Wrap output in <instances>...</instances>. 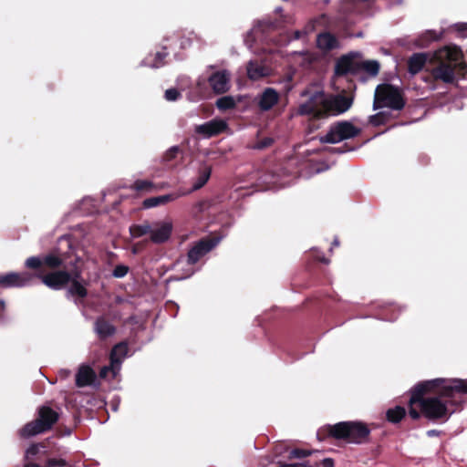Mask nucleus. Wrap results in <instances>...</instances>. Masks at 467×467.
I'll use <instances>...</instances> for the list:
<instances>
[{
  "mask_svg": "<svg viewBox=\"0 0 467 467\" xmlns=\"http://www.w3.org/2000/svg\"><path fill=\"white\" fill-rule=\"evenodd\" d=\"M436 380H448V379H434L418 383L412 389L409 401V414L413 420H418L420 413L430 420L447 419L452 410L444 399L453 397L452 389H446L441 386H429V382Z\"/></svg>",
  "mask_w": 467,
  "mask_h": 467,
  "instance_id": "obj_1",
  "label": "nucleus"
},
{
  "mask_svg": "<svg viewBox=\"0 0 467 467\" xmlns=\"http://www.w3.org/2000/svg\"><path fill=\"white\" fill-rule=\"evenodd\" d=\"M437 66L432 73L436 79L451 83L465 69L462 52L457 47H444L435 52Z\"/></svg>",
  "mask_w": 467,
  "mask_h": 467,
  "instance_id": "obj_2",
  "label": "nucleus"
},
{
  "mask_svg": "<svg viewBox=\"0 0 467 467\" xmlns=\"http://www.w3.org/2000/svg\"><path fill=\"white\" fill-rule=\"evenodd\" d=\"M42 282L48 287L59 290L66 285H69L68 293L78 297L87 296L86 282L80 277L78 273L70 275L64 271L53 272L41 277Z\"/></svg>",
  "mask_w": 467,
  "mask_h": 467,
  "instance_id": "obj_3",
  "label": "nucleus"
},
{
  "mask_svg": "<svg viewBox=\"0 0 467 467\" xmlns=\"http://www.w3.org/2000/svg\"><path fill=\"white\" fill-rule=\"evenodd\" d=\"M370 431L360 421L338 422L329 429V433L337 439H344L352 443H361L368 436Z\"/></svg>",
  "mask_w": 467,
  "mask_h": 467,
  "instance_id": "obj_4",
  "label": "nucleus"
},
{
  "mask_svg": "<svg viewBox=\"0 0 467 467\" xmlns=\"http://www.w3.org/2000/svg\"><path fill=\"white\" fill-rule=\"evenodd\" d=\"M403 106V99L397 88L388 84L377 87L374 96V109L388 108L400 110Z\"/></svg>",
  "mask_w": 467,
  "mask_h": 467,
  "instance_id": "obj_5",
  "label": "nucleus"
},
{
  "mask_svg": "<svg viewBox=\"0 0 467 467\" xmlns=\"http://www.w3.org/2000/svg\"><path fill=\"white\" fill-rule=\"evenodd\" d=\"M303 96L307 99L301 102L298 106L297 112L300 115H307L314 119H321L326 117L325 109V93L317 90L314 93L305 92Z\"/></svg>",
  "mask_w": 467,
  "mask_h": 467,
  "instance_id": "obj_6",
  "label": "nucleus"
},
{
  "mask_svg": "<svg viewBox=\"0 0 467 467\" xmlns=\"http://www.w3.org/2000/svg\"><path fill=\"white\" fill-rule=\"evenodd\" d=\"M57 420V414L47 407L39 410V417L36 420L26 424L21 431L24 437L33 436L48 430Z\"/></svg>",
  "mask_w": 467,
  "mask_h": 467,
  "instance_id": "obj_7",
  "label": "nucleus"
},
{
  "mask_svg": "<svg viewBox=\"0 0 467 467\" xmlns=\"http://www.w3.org/2000/svg\"><path fill=\"white\" fill-rule=\"evenodd\" d=\"M358 133V130L347 121L337 122L333 125L325 136L319 138L322 143H338L351 139Z\"/></svg>",
  "mask_w": 467,
  "mask_h": 467,
  "instance_id": "obj_8",
  "label": "nucleus"
},
{
  "mask_svg": "<svg viewBox=\"0 0 467 467\" xmlns=\"http://www.w3.org/2000/svg\"><path fill=\"white\" fill-rule=\"evenodd\" d=\"M326 117L346 112L352 105V99L345 95L328 96L325 94Z\"/></svg>",
  "mask_w": 467,
  "mask_h": 467,
  "instance_id": "obj_9",
  "label": "nucleus"
},
{
  "mask_svg": "<svg viewBox=\"0 0 467 467\" xmlns=\"http://www.w3.org/2000/svg\"><path fill=\"white\" fill-rule=\"evenodd\" d=\"M227 122L222 119H213L203 124L197 125L194 131L204 139L223 133L227 130Z\"/></svg>",
  "mask_w": 467,
  "mask_h": 467,
  "instance_id": "obj_10",
  "label": "nucleus"
},
{
  "mask_svg": "<svg viewBox=\"0 0 467 467\" xmlns=\"http://www.w3.org/2000/svg\"><path fill=\"white\" fill-rule=\"evenodd\" d=\"M231 74L225 69H221L213 72L209 78L208 82L212 89L217 93H225L230 88Z\"/></svg>",
  "mask_w": 467,
  "mask_h": 467,
  "instance_id": "obj_11",
  "label": "nucleus"
},
{
  "mask_svg": "<svg viewBox=\"0 0 467 467\" xmlns=\"http://www.w3.org/2000/svg\"><path fill=\"white\" fill-rule=\"evenodd\" d=\"M172 231V223L171 221H161L150 225V240L153 243L161 244L167 241Z\"/></svg>",
  "mask_w": 467,
  "mask_h": 467,
  "instance_id": "obj_12",
  "label": "nucleus"
},
{
  "mask_svg": "<svg viewBox=\"0 0 467 467\" xmlns=\"http://www.w3.org/2000/svg\"><path fill=\"white\" fill-rule=\"evenodd\" d=\"M28 273H9L0 277V285L4 287H21L28 285L32 280Z\"/></svg>",
  "mask_w": 467,
  "mask_h": 467,
  "instance_id": "obj_13",
  "label": "nucleus"
},
{
  "mask_svg": "<svg viewBox=\"0 0 467 467\" xmlns=\"http://www.w3.org/2000/svg\"><path fill=\"white\" fill-rule=\"evenodd\" d=\"M217 241L202 240L193 246L188 254V261L190 264H195L200 258L211 251L216 244Z\"/></svg>",
  "mask_w": 467,
  "mask_h": 467,
  "instance_id": "obj_14",
  "label": "nucleus"
},
{
  "mask_svg": "<svg viewBox=\"0 0 467 467\" xmlns=\"http://www.w3.org/2000/svg\"><path fill=\"white\" fill-rule=\"evenodd\" d=\"M128 347L125 343H119L114 347L110 354L111 368L113 377H116L120 369L122 360L126 358Z\"/></svg>",
  "mask_w": 467,
  "mask_h": 467,
  "instance_id": "obj_15",
  "label": "nucleus"
},
{
  "mask_svg": "<svg viewBox=\"0 0 467 467\" xmlns=\"http://www.w3.org/2000/svg\"><path fill=\"white\" fill-rule=\"evenodd\" d=\"M429 386H441L453 392L467 393V379H448V380H436L428 383Z\"/></svg>",
  "mask_w": 467,
  "mask_h": 467,
  "instance_id": "obj_16",
  "label": "nucleus"
},
{
  "mask_svg": "<svg viewBox=\"0 0 467 467\" xmlns=\"http://www.w3.org/2000/svg\"><path fill=\"white\" fill-rule=\"evenodd\" d=\"M278 99V93L274 88H268L258 97V106L262 110H268L277 103Z\"/></svg>",
  "mask_w": 467,
  "mask_h": 467,
  "instance_id": "obj_17",
  "label": "nucleus"
},
{
  "mask_svg": "<svg viewBox=\"0 0 467 467\" xmlns=\"http://www.w3.org/2000/svg\"><path fill=\"white\" fill-rule=\"evenodd\" d=\"M317 46L323 52H327L337 48L339 44L337 39L330 33H322L317 36Z\"/></svg>",
  "mask_w": 467,
  "mask_h": 467,
  "instance_id": "obj_18",
  "label": "nucleus"
},
{
  "mask_svg": "<svg viewBox=\"0 0 467 467\" xmlns=\"http://www.w3.org/2000/svg\"><path fill=\"white\" fill-rule=\"evenodd\" d=\"M184 194H186V192H176V193H170V194H165V195H161V196L151 197V198H149L144 201V206L146 208H152V207H156L159 205H163L169 202L175 201L176 199H178L179 197H181Z\"/></svg>",
  "mask_w": 467,
  "mask_h": 467,
  "instance_id": "obj_19",
  "label": "nucleus"
},
{
  "mask_svg": "<svg viewBox=\"0 0 467 467\" xmlns=\"http://www.w3.org/2000/svg\"><path fill=\"white\" fill-rule=\"evenodd\" d=\"M270 74L269 67L254 61L249 62L247 66V76L252 80H257Z\"/></svg>",
  "mask_w": 467,
  "mask_h": 467,
  "instance_id": "obj_20",
  "label": "nucleus"
},
{
  "mask_svg": "<svg viewBox=\"0 0 467 467\" xmlns=\"http://www.w3.org/2000/svg\"><path fill=\"white\" fill-rule=\"evenodd\" d=\"M95 378V372L89 367L83 366L77 374L76 383L78 387L88 386L94 382Z\"/></svg>",
  "mask_w": 467,
  "mask_h": 467,
  "instance_id": "obj_21",
  "label": "nucleus"
},
{
  "mask_svg": "<svg viewBox=\"0 0 467 467\" xmlns=\"http://www.w3.org/2000/svg\"><path fill=\"white\" fill-rule=\"evenodd\" d=\"M95 331L100 338H106L114 334L115 328L108 321L99 319L95 324Z\"/></svg>",
  "mask_w": 467,
  "mask_h": 467,
  "instance_id": "obj_22",
  "label": "nucleus"
},
{
  "mask_svg": "<svg viewBox=\"0 0 467 467\" xmlns=\"http://www.w3.org/2000/svg\"><path fill=\"white\" fill-rule=\"evenodd\" d=\"M354 69V62L351 56L342 57L337 63L336 73L339 75L346 74Z\"/></svg>",
  "mask_w": 467,
  "mask_h": 467,
  "instance_id": "obj_23",
  "label": "nucleus"
},
{
  "mask_svg": "<svg viewBox=\"0 0 467 467\" xmlns=\"http://www.w3.org/2000/svg\"><path fill=\"white\" fill-rule=\"evenodd\" d=\"M211 171H212V170H211L210 166L203 165L200 170L199 176H198L197 180L195 181V182L193 183V186H192V189L191 192L196 191V190L202 188L208 182V180L211 176Z\"/></svg>",
  "mask_w": 467,
  "mask_h": 467,
  "instance_id": "obj_24",
  "label": "nucleus"
},
{
  "mask_svg": "<svg viewBox=\"0 0 467 467\" xmlns=\"http://www.w3.org/2000/svg\"><path fill=\"white\" fill-rule=\"evenodd\" d=\"M426 57L423 54H416L412 56L409 61V69L412 74L418 73L424 66Z\"/></svg>",
  "mask_w": 467,
  "mask_h": 467,
  "instance_id": "obj_25",
  "label": "nucleus"
},
{
  "mask_svg": "<svg viewBox=\"0 0 467 467\" xmlns=\"http://www.w3.org/2000/svg\"><path fill=\"white\" fill-rule=\"evenodd\" d=\"M241 101V98H234L231 96H225L220 98L216 101V106L221 110L230 109L235 107V105Z\"/></svg>",
  "mask_w": 467,
  "mask_h": 467,
  "instance_id": "obj_26",
  "label": "nucleus"
},
{
  "mask_svg": "<svg viewBox=\"0 0 467 467\" xmlns=\"http://www.w3.org/2000/svg\"><path fill=\"white\" fill-rule=\"evenodd\" d=\"M406 414L403 407L396 406L387 410L386 416L389 421L392 423L399 422Z\"/></svg>",
  "mask_w": 467,
  "mask_h": 467,
  "instance_id": "obj_27",
  "label": "nucleus"
},
{
  "mask_svg": "<svg viewBox=\"0 0 467 467\" xmlns=\"http://www.w3.org/2000/svg\"><path fill=\"white\" fill-rule=\"evenodd\" d=\"M130 231L132 237L138 238L147 234H150V225L149 223L133 225L130 227Z\"/></svg>",
  "mask_w": 467,
  "mask_h": 467,
  "instance_id": "obj_28",
  "label": "nucleus"
},
{
  "mask_svg": "<svg viewBox=\"0 0 467 467\" xmlns=\"http://www.w3.org/2000/svg\"><path fill=\"white\" fill-rule=\"evenodd\" d=\"M43 262L45 265H48L51 268L57 267L62 264V260L55 254H49L45 256L43 258Z\"/></svg>",
  "mask_w": 467,
  "mask_h": 467,
  "instance_id": "obj_29",
  "label": "nucleus"
},
{
  "mask_svg": "<svg viewBox=\"0 0 467 467\" xmlns=\"http://www.w3.org/2000/svg\"><path fill=\"white\" fill-rule=\"evenodd\" d=\"M43 264V259L37 256L29 257L25 263L26 266L30 269H38Z\"/></svg>",
  "mask_w": 467,
  "mask_h": 467,
  "instance_id": "obj_30",
  "label": "nucleus"
},
{
  "mask_svg": "<svg viewBox=\"0 0 467 467\" xmlns=\"http://www.w3.org/2000/svg\"><path fill=\"white\" fill-rule=\"evenodd\" d=\"M363 67L371 75H377L379 69V65L375 60L364 62Z\"/></svg>",
  "mask_w": 467,
  "mask_h": 467,
  "instance_id": "obj_31",
  "label": "nucleus"
},
{
  "mask_svg": "<svg viewBox=\"0 0 467 467\" xmlns=\"http://www.w3.org/2000/svg\"><path fill=\"white\" fill-rule=\"evenodd\" d=\"M134 188L137 191L150 192L152 189V183L149 181H137L134 183Z\"/></svg>",
  "mask_w": 467,
  "mask_h": 467,
  "instance_id": "obj_32",
  "label": "nucleus"
},
{
  "mask_svg": "<svg viewBox=\"0 0 467 467\" xmlns=\"http://www.w3.org/2000/svg\"><path fill=\"white\" fill-rule=\"evenodd\" d=\"M311 454L310 451L307 450H301V449H295L290 451L289 457L291 459L294 458H304Z\"/></svg>",
  "mask_w": 467,
  "mask_h": 467,
  "instance_id": "obj_33",
  "label": "nucleus"
},
{
  "mask_svg": "<svg viewBox=\"0 0 467 467\" xmlns=\"http://www.w3.org/2000/svg\"><path fill=\"white\" fill-rule=\"evenodd\" d=\"M166 57V53L159 52L156 54L154 62H145L147 66L151 67H159L162 65V60Z\"/></svg>",
  "mask_w": 467,
  "mask_h": 467,
  "instance_id": "obj_34",
  "label": "nucleus"
},
{
  "mask_svg": "<svg viewBox=\"0 0 467 467\" xmlns=\"http://www.w3.org/2000/svg\"><path fill=\"white\" fill-rule=\"evenodd\" d=\"M41 446L39 444H32L26 451V458L31 459L40 451Z\"/></svg>",
  "mask_w": 467,
  "mask_h": 467,
  "instance_id": "obj_35",
  "label": "nucleus"
},
{
  "mask_svg": "<svg viewBox=\"0 0 467 467\" xmlns=\"http://www.w3.org/2000/svg\"><path fill=\"white\" fill-rule=\"evenodd\" d=\"M180 96V93L175 88L167 89L165 92V99L169 101L176 100Z\"/></svg>",
  "mask_w": 467,
  "mask_h": 467,
  "instance_id": "obj_36",
  "label": "nucleus"
},
{
  "mask_svg": "<svg viewBox=\"0 0 467 467\" xmlns=\"http://www.w3.org/2000/svg\"><path fill=\"white\" fill-rule=\"evenodd\" d=\"M279 467H317L311 464L309 462H304L301 463H281Z\"/></svg>",
  "mask_w": 467,
  "mask_h": 467,
  "instance_id": "obj_37",
  "label": "nucleus"
},
{
  "mask_svg": "<svg viewBox=\"0 0 467 467\" xmlns=\"http://www.w3.org/2000/svg\"><path fill=\"white\" fill-rule=\"evenodd\" d=\"M128 273V267L124 265H119L114 269V276L123 277Z\"/></svg>",
  "mask_w": 467,
  "mask_h": 467,
  "instance_id": "obj_38",
  "label": "nucleus"
},
{
  "mask_svg": "<svg viewBox=\"0 0 467 467\" xmlns=\"http://www.w3.org/2000/svg\"><path fill=\"white\" fill-rule=\"evenodd\" d=\"M384 115H385L384 111L379 112V114L372 116L370 119V121L375 125H379L384 121L383 120Z\"/></svg>",
  "mask_w": 467,
  "mask_h": 467,
  "instance_id": "obj_39",
  "label": "nucleus"
},
{
  "mask_svg": "<svg viewBox=\"0 0 467 467\" xmlns=\"http://www.w3.org/2000/svg\"><path fill=\"white\" fill-rule=\"evenodd\" d=\"M109 372H111L113 374V369L111 368V364L109 367L102 368L99 372V375L101 378H106Z\"/></svg>",
  "mask_w": 467,
  "mask_h": 467,
  "instance_id": "obj_40",
  "label": "nucleus"
},
{
  "mask_svg": "<svg viewBox=\"0 0 467 467\" xmlns=\"http://www.w3.org/2000/svg\"><path fill=\"white\" fill-rule=\"evenodd\" d=\"M321 467H334V462L331 459H325L321 462Z\"/></svg>",
  "mask_w": 467,
  "mask_h": 467,
  "instance_id": "obj_41",
  "label": "nucleus"
},
{
  "mask_svg": "<svg viewBox=\"0 0 467 467\" xmlns=\"http://www.w3.org/2000/svg\"><path fill=\"white\" fill-rule=\"evenodd\" d=\"M59 375H60L61 378H67L69 375V371H67V370H61L59 372Z\"/></svg>",
  "mask_w": 467,
  "mask_h": 467,
  "instance_id": "obj_42",
  "label": "nucleus"
},
{
  "mask_svg": "<svg viewBox=\"0 0 467 467\" xmlns=\"http://www.w3.org/2000/svg\"><path fill=\"white\" fill-rule=\"evenodd\" d=\"M457 26L460 30H467V23L460 24Z\"/></svg>",
  "mask_w": 467,
  "mask_h": 467,
  "instance_id": "obj_43",
  "label": "nucleus"
},
{
  "mask_svg": "<svg viewBox=\"0 0 467 467\" xmlns=\"http://www.w3.org/2000/svg\"><path fill=\"white\" fill-rule=\"evenodd\" d=\"M303 55L307 57L308 62L312 61L313 58H312V57L309 54L306 53V54H303Z\"/></svg>",
  "mask_w": 467,
  "mask_h": 467,
  "instance_id": "obj_44",
  "label": "nucleus"
},
{
  "mask_svg": "<svg viewBox=\"0 0 467 467\" xmlns=\"http://www.w3.org/2000/svg\"><path fill=\"white\" fill-rule=\"evenodd\" d=\"M177 151H178V149H177V148H172V149L171 150V152L172 153V155H173L175 152H177Z\"/></svg>",
  "mask_w": 467,
  "mask_h": 467,
  "instance_id": "obj_45",
  "label": "nucleus"
},
{
  "mask_svg": "<svg viewBox=\"0 0 467 467\" xmlns=\"http://www.w3.org/2000/svg\"><path fill=\"white\" fill-rule=\"evenodd\" d=\"M25 467H38V466L36 464L30 463V464L26 465Z\"/></svg>",
  "mask_w": 467,
  "mask_h": 467,
  "instance_id": "obj_46",
  "label": "nucleus"
},
{
  "mask_svg": "<svg viewBox=\"0 0 467 467\" xmlns=\"http://www.w3.org/2000/svg\"><path fill=\"white\" fill-rule=\"evenodd\" d=\"M270 143H271V140H268L267 142H265V143L264 144V146H267V145H269Z\"/></svg>",
  "mask_w": 467,
  "mask_h": 467,
  "instance_id": "obj_47",
  "label": "nucleus"
},
{
  "mask_svg": "<svg viewBox=\"0 0 467 467\" xmlns=\"http://www.w3.org/2000/svg\"><path fill=\"white\" fill-rule=\"evenodd\" d=\"M55 463H56V462H55V461H50V462H49V465H53V464H55Z\"/></svg>",
  "mask_w": 467,
  "mask_h": 467,
  "instance_id": "obj_48",
  "label": "nucleus"
},
{
  "mask_svg": "<svg viewBox=\"0 0 467 467\" xmlns=\"http://www.w3.org/2000/svg\"><path fill=\"white\" fill-rule=\"evenodd\" d=\"M296 37H299L300 33L296 32Z\"/></svg>",
  "mask_w": 467,
  "mask_h": 467,
  "instance_id": "obj_49",
  "label": "nucleus"
}]
</instances>
